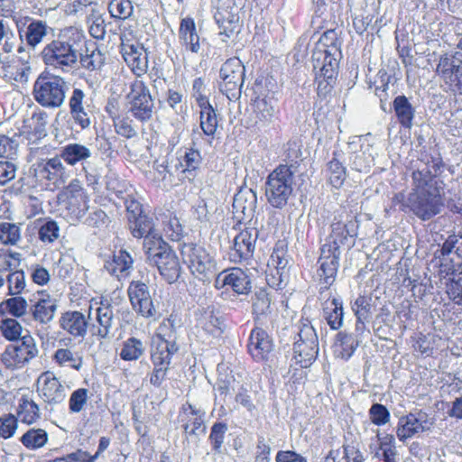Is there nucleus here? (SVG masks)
<instances>
[{
  "label": "nucleus",
  "instance_id": "obj_1",
  "mask_svg": "<svg viewBox=\"0 0 462 462\" xmlns=\"http://www.w3.org/2000/svg\"><path fill=\"white\" fill-rule=\"evenodd\" d=\"M444 183L428 170L412 173V189L407 206L421 220H429L440 213L443 206Z\"/></svg>",
  "mask_w": 462,
  "mask_h": 462
},
{
  "label": "nucleus",
  "instance_id": "obj_2",
  "mask_svg": "<svg viewBox=\"0 0 462 462\" xmlns=\"http://www.w3.org/2000/svg\"><path fill=\"white\" fill-rule=\"evenodd\" d=\"M82 35L74 28L63 30L57 39L48 43L42 50V59L46 65L63 72L75 69L80 56Z\"/></svg>",
  "mask_w": 462,
  "mask_h": 462
},
{
  "label": "nucleus",
  "instance_id": "obj_3",
  "mask_svg": "<svg viewBox=\"0 0 462 462\" xmlns=\"http://www.w3.org/2000/svg\"><path fill=\"white\" fill-rule=\"evenodd\" d=\"M441 251L446 263L441 264L440 273H446V292L456 304L462 305V236H449Z\"/></svg>",
  "mask_w": 462,
  "mask_h": 462
},
{
  "label": "nucleus",
  "instance_id": "obj_4",
  "mask_svg": "<svg viewBox=\"0 0 462 462\" xmlns=\"http://www.w3.org/2000/svg\"><path fill=\"white\" fill-rule=\"evenodd\" d=\"M331 51L332 52L323 50L314 51L312 55L319 95L325 96L332 89L337 75L338 59L341 56V51L335 47H332Z\"/></svg>",
  "mask_w": 462,
  "mask_h": 462
},
{
  "label": "nucleus",
  "instance_id": "obj_5",
  "mask_svg": "<svg viewBox=\"0 0 462 462\" xmlns=\"http://www.w3.org/2000/svg\"><path fill=\"white\" fill-rule=\"evenodd\" d=\"M293 172L291 167L280 165L268 177L266 198L274 208L284 207L292 192Z\"/></svg>",
  "mask_w": 462,
  "mask_h": 462
},
{
  "label": "nucleus",
  "instance_id": "obj_6",
  "mask_svg": "<svg viewBox=\"0 0 462 462\" xmlns=\"http://www.w3.org/2000/svg\"><path fill=\"white\" fill-rule=\"evenodd\" d=\"M66 90L67 84L62 78L41 75L34 83L33 97L41 106L57 108L64 103Z\"/></svg>",
  "mask_w": 462,
  "mask_h": 462
},
{
  "label": "nucleus",
  "instance_id": "obj_7",
  "mask_svg": "<svg viewBox=\"0 0 462 462\" xmlns=\"http://www.w3.org/2000/svg\"><path fill=\"white\" fill-rule=\"evenodd\" d=\"M153 100L149 88L140 79L134 80L125 95V108L138 121L150 120L153 113Z\"/></svg>",
  "mask_w": 462,
  "mask_h": 462
},
{
  "label": "nucleus",
  "instance_id": "obj_8",
  "mask_svg": "<svg viewBox=\"0 0 462 462\" xmlns=\"http://www.w3.org/2000/svg\"><path fill=\"white\" fill-rule=\"evenodd\" d=\"M58 201L60 207L66 210L67 216L71 221H78L85 216L88 211V196L85 191L82 183L75 179L72 180L58 195Z\"/></svg>",
  "mask_w": 462,
  "mask_h": 462
},
{
  "label": "nucleus",
  "instance_id": "obj_9",
  "mask_svg": "<svg viewBox=\"0 0 462 462\" xmlns=\"http://www.w3.org/2000/svg\"><path fill=\"white\" fill-rule=\"evenodd\" d=\"M180 252L183 262L199 279L203 280L214 272V260L202 246L192 243L184 244Z\"/></svg>",
  "mask_w": 462,
  "mask_h": 462
},
{
  "label": "nucleus",
  "instance_id": "obj_10",
  "mask_svg": "<svg viewBox=\"0 0 462 462\" xmlns=\"http://www.w3.org/2000/svg\"><path fill=\"white\" fill-rule=\"evenodd\" d=\"M220 90L228 99L236 98L245 79V67L237 58L228 59L220 69Z\"/></svg>",
  "mask_w": 462,
  "mask_h": 462
},
{
  "label": "nucleus",
  "instance_id": "obj_11",
  "mask_svg": "<svg viewBox=\"0 0 462 462\" xmlns=\"http://www.w3.org/2000/svg\"><path fill=\"white\" fill-rule=\"evenodd\" d=\"M128 296L134 311L145 319L156 320L160 318L148 286L140 281H134L128 287Z\"/></svg>",
  "mask_w": 462,
  "mask_h": 462
},
{
  "label": "nucleus",
  "instance_id": "obj_12",
  "mask_svg": "<svg viewBox=\"0 0 462 462\" xmlns=\"http://www.w3.org/2000/svg\"><path fill=\"white\" fill-rule=\"evenodd\" d=\"M37 354L34 339L31 336H23L20 343L6 347L2 355V362L8 368H21Z\"/></svg>",
  "mask_w": 462,
  "mask_h": 462
},
{
  "label": "nucleus",
  "instance_id": "obj_13",
  "mask_svg": "<svg viewBox=\"0 0 462 462\" xmlns=\"http://www.w3.org/2000/svg\"><path fill=\"white\" fill-rule=\"evenodd\" d=\"M130 33H121V52L132 71L141 77L148 69V57L143 46L129 38Z\"/></svg>",
  "mask_w": 462,
  "mask_h": 462
},
{
  "label": "nucleus",
  "instance_id": "obj_14",
  "mask_svg": "<svg viewBox=\"0 0 462 462\" xmlns=\"http://www.w3.org/2000/svg\"><path fill=\"white\" fill-rule=\"evenodd\" d=\"M32 171L41 182L47 180L58 186L64 183L66 179V168L61 162L60 157L57 156L37 161L32 165Z\"/></svg>",
  "mask_w": 462,
  "mask_h": 462
},
{
  "label": "nucleus",
  "instance_id": "obj_15",
  "mask_svg": "<svg viewBox=\"0 0 462 462\" xmlns=\"http://www.w3.org/2000/svg\"><path fill=\"white\" fill-rule=\"evenodd\" d=\"M340 254V250L334 245H323L320 249L317 275L325 288L330 286L335 281Z\"/></svg>",
  "mask_w": 462,
  "mask_h": 462
},
{
  "label": "nucleus",
  "instance_id": "obj_16",
  "mask_svg": "<svg viewBox=\"0 0 462 462\" xmlns=\"http://www.w3.org/2000/svg\"><path fill=\"white\" fill-rule=\"evenodd\" d=\"M432 422L425 412L418 411L399 419L396 434L401 441H405L418 433L429 430Z\"/></svg>",
  "mask_w": 462,
  "mask_h": 462
},
{
  "label": "nucleus",
  "instance_id": "obj_17",
  "mask_svg": "<svg viewBox=\"0 0 462 462\" xmlns=\"http://www.w3.org/2000/svg\"><path fill=\"white\" fill-rule=\"evenodd\" d=\"M215 287L218 290L232 289L237 294H246L251 290L247 274L240 268L225 270L215 279Z\"/></svg>",
  "mask_w": 462,
  "mask_h": 462
},
{
  "label": "nucleus",
  "instance_id": "obj_18",
  "mask_svg": "<svg viewBox=\"0 0 462 462\" xmlns=\"http://www.w3.org/2000/svg\"><path fill=\"white\" fill-rule=\"evenodd\" d=\"M37 392L48 403H60L65 396V388L52 372L42 373L37 380Z\"/></svg>",
  "mask_w": 462,
  "mask_h": 462
},
{
  "label": "nucleus",
  "instance_id": "obj_19",
  "mask_svg": "<svg viewBox=\"0 0 462 462\" xmlns=\"http://www.w3.org/2000/svg\"><path fill=\"white\" fill-rule=\"evenodd\" d=\"M97 322L93 325L95 336L99 338H106L111 332L114 323V309L108 302H96V307L89 306L88 318H92Z\"/></svg>",
  "mask_w": 462,
  "mask_h": 462
},
{
  "label": "nucleus",
  "instance_id": "obj_20",
  "mask_svg": "<svg viewBox=\"0 0 462 462\" xmlns=\"http://www.w3.org/2000/svg\"><path fill=\"white\" fill-rule=\"evenodd\" d=\"M35 303L30 308L32 319L40 324H48L55 317L57 300L45 291H38Z\"/></svg>",
  "mask_w": 462,
  "mask_h": 462
},
{
  "label": "nucleus",
  "instance_id": "obj_21",
  "mask_svg": "<svg viewBox=\"0 0 462 462\" xmlns=\"http://www.w3.org/2000/svg\"><path fill=\"white\" fill-rule=\"evenodd\" d=\"M154 256L150 263L157 266L161 275L169 283L177 281L180 274V264L175 252L169 247Z\"/></svg>",
  "mask_w": 462,
  "mask_h": 462
},
{
  "label": "nucleus",
  "instance_id": "obj_22",
  "mask_svg": "<svg viewBox=\"0 0 462 462\" xmlns=\"http://www.w3.org/2000/svg\"><path fill=\"white\" fill-rule=\"evenodd\" d=\"M28 21L30 23L23 29L17 23L19 38L22 42L24 41L32 50H35L48 35L50 27L46 22L42 20L28 18Z\"/></svg>",
  "mask_w": 462,
  "mask_h": 462
},
{
  "label": "nucleus",
  "instance_id": "obj_23",
  "mask_svg": "<svg viewBox=\"0 0 462 462\" xmlns=\"http://www.w3.org/2000/svg\"><path fill=\"white\" fill-rule=\"evenodd\" d=\"M255 236L252 231L242 230L234 239V245L229 253L230 260L234 263H240L249 259L254 253L255 246Z\"/></svg>",
  "mask_w": 462,
  "mask_h": 462
},
{
  "label": "nucleus",
  "instance_id": "obj_24",
  "mask_svg": "<svg viewBox=\"0 0 462 462\" xmlns=\"http://www.w3.org/2000/svg\"><path fill=\"white\" fill-rule=\"evenodd\" d=\"M179 40L186 51L198 54L201 49L196 23L191 17L182 18L179 28Z\"/></svg>",
  "mask_w": 462,
  "mask_h": 462
},
{
  "label": "nucleus",
  "instance_id": "obj_25",
  "mask_svg": "<svg viewBox=\"0 0 462 462\" xmlns=\"http://www.w3.org/2000/svg\"><path fill=\"white\" fill-rule=\"evenodd\" d=\"M86 94L80 88H74L69 99V114L74 123L81 129L88 128L91 125L89 111L84 106Z\"/></svg>",
  "mask_w": 462,
  "mask_h": 462
},
{
  "label": "nucleus",
  "instance_id": "obj_26",
  "mask_svg": "<svg viewBox=\"0 0 462 462\" xmlns=\"http://www.w3.org/2000/svg\"><path fill=\"white\" fill-rule=\"evenodd\" d=\"M273 340L268 333L261 328H255L252 330L248 350L255 360H263L273 350Z\"/></svg>",
  "mask_w": 462,
  "mask_h": 462
},
{
  "label": "nucleus",
  "instance_id": "obj_27",
  "mask_svg": "<svg viewBox=\"0 0 462 462\" xmlns=\"http://www.w3.org/2000/svg\"><path fill=\"white\" fill-rule=\"evenodd\" d=\"M60 328L74 337H85L88 322L83 313L78 310L64 312L60 318Z\"/></svg>",
  "mask_w": 462,
  "mask_h": 462
},
{
  "label": "nucleus",
  "instance_id": "obj_28",
  "mask_svg": "<svg viewBox=\"0 0 462 462\" xmlns=\"http://www.w3.org/2000/svg\"><path fill=\"white\" fill-rule=\"evenodd\" d=\"M46 115L44 113L33 114L28 123L30 131L27 133V139L29 141L30 156L32 158L36 153L43 152L46 149L44 147L33 146L38 141L43 139L46 135Z\"/></svg>",
  "mask_w": 462,
  "mask_h": 462
},
{
  "label": "nucleus",
  "instance_id": "obj_29",
  "mask_svg": "<svg viewBox=\"0 0 462 462\" xmlns=\"http://www.w3.org/2000/svg\"><path fill=\"white\" fill-rule=\"evenodd\" d=\"M256 206V193L251 189H241L234 198L233 208L236 214H242V220H251Z\"/></svg>",
  "mask_w": 462,
  "mask_h": 462
},
{
  "label": "nucleus",
  "instance_id": "obj_30",
  "mask_svg": "<svg viewBox=\"0 0 462 462\" xmlns=\"http://www.w3.org/2000/svg\"><path fill=\"white\" fill-rule=\"evenodd\" d=\"M356 236V224L350 220L346 223L337 221L331 225V234L324 245H334L340 250L342 245L347 244ZM353 241H351V244Z\"/></svg>",
  "mask_w": 462,
  "mask_h": 462
},
{
  "label": "nucleus",
  "instance_id": "obj_31",
  "mask_svg": "<svg viewBox=\"0 0 462 462\" xmlns=\"http://www.w3.org/2000/svg\"><path fill=\"white\" fill-rule=\"evenodd\" d=\"M65 340H60V344ZM53 361L61 367H69L76 371H79L83 366V354L81 351H77L74 347L68 346L67 343H64L62 346L57 348L53 354Z\"/></svg>",
  "mask_w": 462,
  "mask_h": 462
},
{
  "label": "nucleus",
  "instance_id": "obj_32",
  "mask_svg": "<svg viewBox=\"0 0 462 462\" xmlns=\"http://www.w3.org/2000/svg\"><path fill=\"white\" fill-rule=\"evenodd\" d=\"M204 412L195 410L190 404L183 407L180 414L182 421H185L183 428L189 436H200L205 433L206 426L203 420Z\"/></svg>",
  "mask_w": 462,
  "mask_h": 462
},
{
  "label": "nucleus",
  "instance_id": "obj_33",
  "mask_svg": "<svg viewBox=\"0 0 462 462\" xmlns=\"http://www.w3.org/2000/svg\"><path fill=\"white\" fill-rule=\"evenodd\" d=\"M133 258L125 250H120L115 253L110 260H107L105 263L106 270L118 279L126 277L130 274L133 269Z\"/></svg>",
  "mask_w": 462,
  "mask_h": 462
},
{
  "label": "nucleus",
  "instance_id": "obj_34",
  "mask_svg": "<svg viewBox=\"0 0 462 462\" xmlns=\"http://www.w3.org/2000/svg\"><path fill=\"white\" fill-rule=\"evenodd\" d=\"M323 317L332 329L340 328L344 318L342 300L337 298L326 300L323 306Z\"/></svg>",
  "mask_w": 462,
  "mask_h": 462
},
{
  "label": "nucleus",
  "instance_id": "obj_35",
  "mask_svg": "<svg viewBox=\"0 0 462 462\" xmlns=\"http://www.w3.org/2000/svg\"><path fill=\"white\" fill-rule=\"evenodd\" d=\"M91 155V150L88 146L74 143L62 147L60 157L69 165L74 166L89 159Z\"/></svg>",
  "mask_w": 462,
  "mask_h": 462
},
{
  "label": "nucleus",
  "instance_id": "obj_36",
  "mask_svg": "<svg viewBox=\"0 0 462 462\" xmlns=\"http://www.w3.org/2000/svg\"><path fill=\"white\" fill-rule=\"evenodd\" d=\"M145 350L144 342L135 337H131L122 342L118 355L122 360L132 362L141 358Z\"/></svg>",
  "mask_w": 462,
  "mask_h": 462
},
{
  "label": "nucleus",
  "instance_id": "obj_37",
  "mask_svg": "<svg viewBox=\"0 0 462 462\" xmlns=\"http://www.w3.org/2000/svg\"><path fill=\"white\" fill-rule=\"evenodd\" d=\"M178 351L175 341L161 340L157 342L156 347L152 352L153 365L169 366L171 356Z\"/></svg>",
  "mask_w": 462,
  "mask_h": 462
},
{
  "label": "nucleus",
  "instance_id": "obj_38",
  "mask_svg": "<svg viewBox=\"0 0 462 462\" xmlns=\"http://www.w3.org/2000/svg\"><path fill=\"white\" fill-rule=\"evenodd\" d=\"M358 346L359 342L352 334L339 333L334 345V354L338 358L347 360Z\"/></svg>",
  "mask_w": 462,
  "mask_h": 462
},
{
  "label": "nucleus",
  "instance_id": "obj_39",
  "mask_svg": "<svg viewBox=\"0 0 462 462\" xmlns=\"http://www.w3.org/2000/svg\"><path fill=\"white\" fill-rule=\"evenodd\" d=\"M294 359L302 367H308L316 359L319 353L318 343L295 342Z\"/></svg>",
  "mask_w": 462,
  "mask_h": 462
},
{
  "label": "nucleus",
  "instance_id": "obj_40",
  "mask_svg": "<svg viewBox=\"0 0 462 462\" xmlns=\"http://www.w3.org/2000/svg\"><path fill=\"white\" fill-rule=\"evenodd\" d=\"M20 441L28 450H37L48 443L49 435L44 429L31 428L22 435Z\"/></svg>",
  "mask_w": 462,
  "mask_h": 462
},
{
  "label": "nucleus",
  "instance_id": "obj_41",
  "mask_svg": "<svg viewBox=\"0 0 462 462\" xmlns=\"http://www.w3.org/2000/svg\"><path fill=\"white\" fill-rule=\"evenodd\" d=\"M22 240L21 226L15 223L0 221V245L15 246Z\"/></svg>",
  "mask_w": 462,
  "mask_h": 462
},
{
  "label": "nucleus",
  "instance_id": "obj_42",
  "mask_svg": "<svg viewBox=\"0 0 462 462\" xmlns=\"http://www.w3.org/2000/svg\"><path fill=\"white\" fill-rule=\"evenodd\" d=\"M221 324L220 319L210 309L205 310L198 318V327L213 337L221 334Z\"/></svg>",
  "mask_w": 462,
  "mask_h": 462
},
{
  "label": "nucleus",
  "instance_id": "obj_43",
  "mask_svg": "<svg viewBox=\"0 0 462 462\" xmlns=\"http://www.w3.org/2000/svg\"><path fill=\"white\" fill-rule=\"evenodd\" d=\"M169 247L156 229L143 237V250L149 262L155 258L154 255H159L162 251Z\"/></svg>",
  "mask_w": 462,
  "mask_h": 462
},
{
  "label": "nucleus",
  "instance_id": "obj_44",
  "mask_svg": "<svg viewBox=\"0 0 462 462\" xmlns=\"http://www.w3.org/2000/svg\"><path fill=\"white\" fill-rule=\"evenodd\" d=\"M17 417L23 423H33L40 417L38 405L31 398L23 396L19 400Z\"/></svg>",
  "mask_w": 462,
  "mask_h": 462
},
{
  "label": "nucleus",
  "instance_id": "obj_45",
  "mask_svg": "<svg viewBox=\"0 0 462 462\" xmlns=\"http://www.w3.org/2000/svg\"><path fill=\"white\" fill-rule=\"evenodd\" d=\"M23 327L16 318H4L0 320V333L8 341L22 340Z\"/></svg>",
  "mask_w": 462,
  "mask_h": 462
},
{
  "label": "nucleus",
  "instance_id": "obj_46",
  "mask_svg": "<svg viewBox=\"0 0 462 462\" xmlns=\"http://www.w3.org/2000/svg\"><path fill=\"white\" fill-rule=\"evenodd\" d=\"M200 108V128L208 136H213L217 129L218 120L215 109L211 105Z\"/></svg>",
  "mask_w": 462,
  "mask_h": 462
},
{
  "label": "nucleus",
  "instance_id": "obj_47",
  "mask_svg": "<svg viewBox=\"0 0 462 462\" xmlns=\"http://www.w3.org/2000/svg\"><path fill=\"white\" fill-rule=\"evenodd\" d=\"M393 107L400 123L410 128L412 125L413 109L404 96H398L393 101Z\"/></svg>",
  "mask_w": 462,
  "mask_h": 462
},
{
  "label": "nucleus",
  "instance_id": "obj_48",
  "mask_svg": "<svg viewBox=\"0 0 462 462\" xmlns=\"http://www.w3.org/2000/svg\"><path fill=\"white\" fill-rule=\"evenodd\" d=\"M212 5L217 10L214 17L220 26H223L226 22H233L235 18L232 14V9L235 7L234 0H212Z\"/></svg>",
  "mask_w": 462,
  "mask_h": 462
},
{
  "label": "nucleus",
  "instance_id": "obj_49",
  "mask_svg": "<svg viewBox=\"0 0 462 462\" xmlns=\"http://www.w3.org/2000/svg\"><path fill=\"white\" fill-rule=\"evenodd\" d=\"M327 175L329 183L338 189L340 188L346 177V168L337 159L333 158L327 166Z\"/></svg>",
  "mask_w": 462,
  "mask_h": 462
},
{
  "label": "nucleus",
  "instance_id": "obj_50",
  "mask_svg": "<svg viewBox=\"0 0 462 462\" xmlns=\"http://www.w3.org/2000/svg\"><path fill=\"white\" fill-rule=\"evenodd\" d=\"M129 226L132 235L136 238L144 237L146 235L155 230L152 220L146 215L139 216L134 219L130 218Z\"/></svg>",
  "mask_w": 462,
  "mask_h": 462
},
{
  "label": "nucleus",
  "instance_id": "obj_51",
  "mask_svg": "<svg viewBox=\"0 0 462 462\" xmlns=\"http://www.w3.org/2000/svg\"><path fill=\"white\" fill-rule=\"evenodd\" d=\"M89 398V391L86 388H79L73 391L69 399V412L79 413L85 411Z\"/></svg>",
  "mask_w": 462,
  "mask_h": 462
},
{
  "label": "nucleus",
  "instance_id": "obj_52",
  "mask_svg": "<svg viewBox=\"0 0 462 462\" xmlns=\"http://www.w3.org/2000/svg\"><path fill=\"white\" fill-rule=\"evenodd\" d=\"M108 11L113 18L125 20L132 15L134 6L130 0H109Z\"/></svg>",
  "mask_w": 462,
  "mask_h": 462
},
{
  "label": "nucleus",
  "instance_id": "obj_53",
  "mask_svg": "<svg viewBox=\"0 0 462 462\" xmlns=\"http://www.w3.org/2000/svg\"><path fill=\"white\" fill-rule=\"evenodd\" d=\"M254 113L259 121L265 124L271 122L275 116L276 108L270 100L258 98L254 103Z\"/></svg>",
  "mask_w": 462,
  "mask_h": 462
},
{
  "label": "nucleus",
  "instance_id": "obj_54",
  "mask_svg": "<svg viewBox=\"0 0 462 462\" xmlns=\"http://www.w3.org/2000/svg\"><path fill=\"white\" fill-rule=\"evenodd\" d=\"M271 311V300L268 293L261 290L253 298V312L256 319L267 315Z\"/></svg>",
  "mask_w": 462,
  "mask_h": 462
},
{
  "label": "nucleus",
  "instance_id": "obj_55",
  "mask_svg": "<svg viewBox=\"0 0 462 462\" xmlns=\"http://www.w3.org/2000/svg\"><path fill=\"white\" fill-rule=\"evenodd\" d=\"M8 294L11 296L21 295L26 287L25 275L23 271H14L6 277Z\"/></svg>",
  "mask_w": 462,
  "mask_h": 462
},
{
  "label": "nucleus",
  "instance_id": "obj_56",
  "mask_svg": "<svg viewBox=\"0 0 462 462\" xmlns=\"http://www.w3.org/2000/svg\"><path fill=\"white\" fill-rule=\"evenodd\" d=\"M5 53H11L16 47V37L10 26L0 19V44Z\"/></svg>",
  "mask_w": 462,
  "mask_h": 462
},
{
  "label": "nucleus",
  "instance_id": "obj_57",
  "mask_svg": "<svg viewBox=\"0 0 462 462\" xmlns=\"http://www.w3.org/2000/svg\"><path fill=\"white\" fill-rule=\"evenodd\" d=\"M200 163L201 155L198 150L186 149L180 157V165L182 168V171L196 170Z\"/></svg>",
  "mask_w": 462,
  "mask_h": 462
},
{
  "label": "nucleus",
  "instance_id": "obj_58",
  "mask_svg": "<svg viewBox=\"0 0 462 462\" xmlns=\"http://www.w3.org/2000/svg\"><path fill=\"white\" fill-rule=\"evenodd\" d=\"M30 68L28 66H8L3 72L4 77L8 81L23 83L28 81Z\"/></svg>",
  "mask_w": 462,
  "mask_h": 462
},
{
  "label": "nucleus",
  "instance_id": "obj_59",
  "mask_svg": "<svg viewBox=\"0 0 462 462\" xmlns=\"http://www.w3.org/2000/svg\"><path fill=\"white\" fill-rule=\"evenodd\" d=\"M7 300L9 304V314L13 318L19 319L28 313L29 304L24 297L16 295Z\"/></svg>",
  "mask_w": 462,
  "mask_h": 462
},
{
  "label": "nucleus",
  "instance_id": "obj_60",
  "mask_svg": "<svg viewBox=\"0 0 462 462\" xmlns=\"http://www.w3.org/2000/svg\"><path fill=\"white\" fill-rule=\"evenodd\" d=\"M60 235V227L53 220L43 223L39 229V238L43 243L54 242Z\"/></svg>",
  "mask_w": 462,
  "mask_h": 462
},
{
  "label": "nucleus",
  "instance_id": "obj_61",
  "mask_svg": "<svg viewBox=\"0 0 462 462\" xmlns=\"http://www.w3.org/2000/svg\"><path fill=\"white\" fill-rule=\"evenodd\" d=\"M369 419L376 426H383L389 422L390 412L385 406L374 403L369 410Z\"/></svg>",
  "mask_w": 462,
  "mask_h": 462
},
{
  "label": "nucleus",
  "instance_id": "obj_62",
  "mask_svg": "<svg viewBox=\"0 0 462 462\" xmlns=\"http://www.w3.org/2000/svg\"><path fill=\"white\" fill-rule=\"evenodd\" d=\"M113 124L116 134L123 137L129 139L137 134L134 127L132 125V120L125 116L117 117L113 121Z\"/></svg>",
  "mask_w": 462,
  "mask_h": 462
},
{
  "label": "nucleus",
  "instance_id": "obj_63",
  "mask_svg": "<svg viewBox=\"0 0 462 462\" xmlns=\"http://www.w3.org/2000/svg\"><path fill=\"white\" fill-rule=\"evenodd\" d=\"M226 430L227 427L225 423L218 422L212 426L209 439L215 451L221 452Z\"/></svg>",
  "mask_w": 462,
  "mask_h": 462
},
{
  "label": "nucleus",
  "instance_id": "obj_64",
  "mask_svg": "<svg viewBox=\"0 0 462 462\" xmlns=\"http://www.w3.org/2000/svg\"><path fill=\"white\" fill-rule=\"evenodd\" d=\"M192 90V96L199 107L210 105L208 97V90L201 78L194 79Z\"/></svg>",
  "mask_w": 462,
  "mask_h": 462
}]
</instances>
